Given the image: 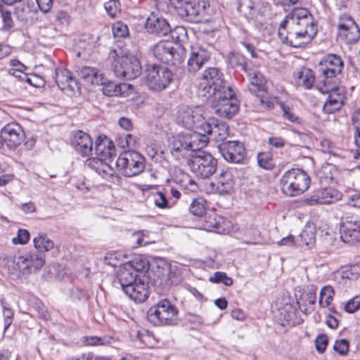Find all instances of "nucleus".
<instances>
[{
	"label": "nucleus",
	"instance_id": "obj_59",
	"mask_svg": "<svg viewBox=\"0 0 360 360\" xmlns=\"http://www.w3.org/2000/svg\"><path fill=\"white\" fill-rule=\"evenodd\" d=\"M316 349L319 353H323L328 345V337L325 334L319 335L315 342Z\"/></svg>",
	"mask_w": 360,
	"mask_h": 360
},
{
	"label": "nucleus",
	"instance_id": "obj_23",
	"mask_svg": "<svg viewBox=\"0 0 360 360\" xmlns=\"http://www.w3.org/2000/svg\"><path fill=\"white\" fill-rule=\"evenodd\" d=\"M54 79L58 88L66 94H73L75 89H78L77 82L72 73L63 67L56 68Z\"/></svg>",
	"mask_w": 360,
	"mask_h": 360
},
{
	"label": "nucleus",
	"instance_id": "obj_53",
	"mask_svg": "<svg viewBox=\"0 0 360 360\" xmlns=\"http://www.w3.org/2000/svg\"><path fill=\"white\" fill-rule=\"evenodd\" d=\"M82 341L86 346H99L105 344V339L98 336H84Z\"/></svg>",
	"mask_w": 360,
	"mask_h": 360
},
{
	"label": "nucleus",
	"instance_id": "obj_56",
	"mask_svg": "<svg viewBox=\"0 0 360 360\" xmlns=\"http://www.w3.org/2000/svg\"><path fill=\"white\" fill-rule=\"evenodd\" d=\"M119 1L117 0H110L104 5L107 13L111 18L116 17L117 14L119 13Z\"/></svg>",
	"mask_w": 360,
	"mask_h": 360
},
{
	"label": "nucleus",
	"instance_id": "obj_16",
	"mask_svg": "<svg viewBox=\"0 0 360 360\" xmlns=\"http://www.w3.org/2000/svg\"><path fill=\"white\" fill-rule=\"evenodd\" d=\"M217 147L224 160L229 162L240 163L246 155L243 143L238 141L222 142Z\"/></svg>",
	"mask_w": 360,
	"mask_h": 360
},
{
	"label": "nucleus",
	"instance_id": "obj_22",
	"mask_svg": "<svg viewBox=\"0 0 360 360\" xmlns=\"http://www.w3.org/2000/svg\"><path fill=\"white\" fill-rule=\"evenodd\" d=\"M71 144L76 152L82 157H89L92 154L93 141L86 132H74L71 138Z\"/></svg>",
	"mask_w": 360,
	"mask_h": 360
},
{
	"label": "nucleus",
	"instance_id": "obj_42",
	"mask_svg": "<svg viewBox=\"0 0 360 360\" xmlns=\"http://www.w3.org/2000/svg\"><path fill=\"white\" fill-rule=\"evenodd\" d=\"M231 221L221 216L217 217V223L215 229H214V232L220 234H227L231 231Z\"/></svg>",
	"mask_w": 360,
	"mask_h": 360
},
{
	"label": "nucleus",
	"instance_id": "obj_5",
	"mask_svg": "<svg viewBox=\"0 0 360 360\" xmlns=\"http://www.w3.org/2000/svg\"><path fill=\"white\" fill-rule=\"evenodd\" d=\"M178 313L176 307L165 299L148 309L147 317L155 326H173L178 322Z\"/></svg>",
	"mask_w": 360,
	"mask_h": 360
},
{
	"label": "nucleus",
	"instance_id": "obj_64",
	"mask_svg": "<svg viewBox=\"0 0 360 360\" xmlns=\"http://www.w3.org/2000/svg\"><path fill=\"white\" fill-rule=\"evenodd\" d=\"M40 11L44 13L50 11L53 6V0H35Z\"/></svg>",
	"mask_w": 360,
	"mask_h": 360
},
{
	"label": "nucleus",
	"instance_id": "obj_25",
	"mask_svg": "<svg viewBox=\"0 0 360 360\" xmlns=\"http://www.w3.org/2000/svg\"><path fill=\"white\" fill-rule=\"evenodd\" d=\"M146 28L148 32L159 36H166L172 32L169 22L164 18L154 13L147 18Z\"/></svg>",
	"mask_w": 360,
	"mask_h": 360
},
{
	"label": "nucleus",
	"instance_id": "obj_46",
	"mask_svg": "<svg viewBox=\"0 0 360 360\" xmlns=\"http://www.w3.org/2000/svg\"><path fill=\"white\" fill-rule=\"evenodd\" d=\"M300 238L302 245H311L315 240V232L310 227H305L300 233Z\"/></svg>",
	"mask_w": 360,
	"mask_h": 360
},
{
	"label": "nucleus",
	"instance_id": "obj_38",
	"mask_svg": "<svg viewBox=\"0 0 360 360\" xmlns=\"http://www.w3.org/2000/svg\"><path fill=\"white\" fill-rule=\"evenodd\" d=\"M338 171L334 165L324 164L318 172V176L321 181L326 184L330 182L338 174Z\"/></svg>",
	"mask_w": 360,
	"mask_h": 360
},
{
	"label": "nucleus",
	"instance_id": "obj_60",
	"mask_svg": "<svg viewBox=\"0 0 360 360\" xmlns=\"http://www.w3.org/2000/svg\"><path fill=\"white\" fill-rule=\"evenodd\" d=\"M282 110L283 112V117L285 119H287L293 123H299L300 122L299 117L297 116L292 112V110L290 109V107L285 106L284 105H282Z\"/></svg>",
	"mask_w": 360,
	"mask_h": 360
},
{
	"label": "nucleus",
	"instance_id": "obj_41",
	"mask_svg": "<svg viewBox=\"0 0 360 360\" xmlns=\"http://www.w3.org/2000/svg\"><path fill=\"white\" fill-rule=\"evenodd\" d=\"M245 72L247 73L251 85L259 88L264 84V78L259 71L249 68Z\"/></svg>",
	"mask_w": 360,
	"mask_h": 360
},
{
	"label": "nucleus",
	"instance_id": "obj_21",
	"mask_svg": "<svg viewBox=\"0 0 360 360\" xmlns=\"http://www.w3.org/2000/svg\"><path fill=\"white\" fill-rule=\"evenodd\" d=\"M342 198V193L338 190L331 188H321L316 189L312 195L307 199L309 205L333 203Z\"/></svg>",
	"mask_w": 360,
	"mask_h": 360
},
{
	"label": "nucleus",
	"instance_id": "obj_17",
	"mask_svg": "<svg viewBox=\"0 0 360 360\" xmlns=\"http://www.w3.org/2000/svg\"><path fill=\"white\" fill-rule=\"evenodd\" d=\"M176 120L178 124L188 129L202 128V123L206 122L199 108L193 109L189 107L179 109Z\"/></svg>",
	"mask_w": 360,
	"mask_h": 360
},
{
	"label": "nucleus",
	"instance_id": "obj_33",
	"mask_svg": "<svg viewBox=\"0 0 360 360\" xmlns=\"http://www.w3.org/2000/svg\"><path fill=\"white\" fill-rule=\"evenodd\" d=\"M290 20H300L298 24L306 26L312 24L313 18L309 11L304 8H294L285 18Z\"/></svg>",
	"mask_w": 360,
	"mask_h": 360
},
{
	"label": "nucleus",
	"instance_id": "obj_24",
	"mask_svg": "<svg viewBox=\"0 0 360 360\" xmlns=\"http://www.w3.org/2000/svg\"><path fill=\"white\" fill-rule=\"evenodd\" d=\"M288 28L290 29L289 46L295 48L302 47L309 43L316 34V28L312 27L311 30H306L298 26H290Z\"/></svg>",
	"mask_w": 360,
	"mask_h": 360
},
{
	"label": "nucleus",
	"instance_id": "obj_40",
	"mask_svg": "<svg viewBox=\"0 0 360 360\" xmlns=\"http://www.w3.org/2000/svg\"><path fill=\"white\" fill-rule=\"evenodd\" d=\"M206 201L202 198H197L193 200L190 205V212L196 217H202L205 213Z\"/></svg>",
	"mask_w": 360,
	"mask_h": 360
},
{
	"label": "nucleus",
	"instance_id": "obj_52",
	"mask_svg": "<svg viewBox=\"0 0 360 360\" xmlns=\"http://www.w3.org/2000/svg\"><path fill=\"white\" fill-rule=\"evenodd\" d=\"M0 13L4 22V28L6 30L11 29L13 27V23L11 11L6 10L4 6L0 5Z\"/></svg>",
	"mask_w": 360,
	"mask_h": 360
},
{
	"label": "nucleus",
	"instance_id": "obj_9",
	"mask_svg": "<svg viewBox=\"0 0 360 360\" xmlns=\"http://www.w3.org/2000/svg\"><path fill=\"white\" fill-rule=\"evenodd\" d=\"M344 63L340 56L328 54L320 62L319 79L322 84H334L338 83V76L340 75Z\"/></svg>",
	"mask_w": 360,
	"mask_h": 360
},
{
	"label": "nucleus",
	"instance_id": "obj_62",
	"mask_svg": "<svg viewBox=\"0 0 360 360\" xmlns=\"http://www.w3.org/2000/svg\"><path fill=\"white\" fill-rule=\"evenodd\" d=\"M181 182L182 186L190 191H195L198 189V186L195 181L191 179V177L187 174L184 176V179Z\"/></svg>",
	"mask_w": 360,
	"mask_h": 360
},
{
	"label": "nucleus",
	"instance_id": "obj_18",
	"mask_svg": "<svg viewBox=\"0 0 360 360\" xmlns=\"http://www.w3.org/2000/svg\"><path fill=\"white\" fill-rule=\"evenodd\" d=\"M202 131L207 133L210 140L219 143L226 142L229 135V126L224 122L210 119L202 123Z\"/></svg>",
	"mask_w": 360,
	"mask_h": 360
},
{
	"label": "nucleus",
	"instance_id": "obj_47",
	"mask_svg": "<svg viewBox=\"0 0 360 360\" xmlns=\"http://www.w3.org/2000/svg\"><path fill=\"white\" fill-rule=\"evenodd\" d=\"M163 275L166 274L167 282L173 284L176 282L177 266L168 263H164L162 266Z\"/></svg>",
	"mask_w": 360,
	"mask_h": 360
},
{
	"label": "nucleus",
	"instance_id": "obj_12",
	"mask_svg": "<svg viewBox=\"0 0 360 360\" xmlns=\"http://www.w3.org/2000/svg\"><path fill=\"white\" fill-rule=\"evenodd\" d=\"M340 233L342 240L345 243L353 245L359 241L360 220L358 216L347 212L342 216Z\"/></svg>",
	"mask_w": 360,
	"mask_h": 360
},
{
	"label": "nucleus",
	"instance_id": "obj_29",
	"mask_svg": "<svg viewBox=\"0 0 360 360\" xmlns=\"http://www.w3.org/2000/svg\"><path fill=\"white\" fill-rule=\"evenodd\" d=\"M293 78L296 84L305 89H310L315 82L314 72L309 68L301 67L293 72Z\"/></svg>",
	"mask_w": 360,
	"mask_h": 360
},
{
	"label": "nucleus",
	"instance_id": "obj_8",
	"mask_svg": "<svg viewBox=\"0 0 360 360\" xmlns=\"http://www.w3.org/2000/svg\"><path fill=\"white\" fill-rule=\"evenodd\" d=\"M116 166L123 176H134L143 172L145 158L134 150L125 151L117 159Z\"/></svg>",
	"mask_w": 360,
	"mask_h": 360
},
{
	"label": "nucleus",
	"instance_id": "obj_10",
	"mask_svg": "<svg viewBox=\"0 0 360 360\" xmlns=\"http://www.w3.org/2000/svg\"><path fill=\"white\" fill-rule=\"evenodd\" d=\"M174 78L172 71L165 66L153 65L146 70V84L153 91L165 89L173 82Z\"/></svg>",
	"mask_w": 360,
	"mask_h": 360
},
{
	"label": "nucleus",
	"instance_id": "obj_13",
	"mask_svg": "<svg viewBox=\"0 0 360 360\" xmlns=\"http://www.w3.org/2000/svg\"><path fill=\"white\" fill-rule=\"evenodd\" d=\"M208 0H189L179 11V16L190 22H200L206 20Z\"/></svg>",
	"mask_w": 360,
	"mask_h": 360
},
{
	"label": "nucleus",
	"instance_id": "obj_48",
	"mask_svg": "<svg viewBox=\"0 0 360 360\" xmlns=\"http://www.w3.org/2000/svg\"><path fill=\"white\" fill-rule=\"evenodd\" d=\"M134 269V273L146 272L149 269V262L146 259H135L132 262H129Z\"/></svg>",
	"mask_w": 360,
	"mask_h": 360
},
{
	"label": "nucleus",
	"instance_id": "obj_19",
	"mask_svg": "<svg viewBox=\"0 0 360 360\" xmlns=\"http://www.w3.org/2000/svg\"><path fill=\"white\" fill-rule=\"evenodd\" d=\"M210 52L199 44L191 46V51L187 61V68L189 72H195L210 58Z\"/></svg>",
	"mask_w": 360,
	"mask_h": 360
},
{
	"label": "nucleus",
	"instance_id": "obj_61",
	"mask_svg": "<svg viewBox=\"0 0 360 360\" xmlns=\"http://www.w3.org/2000/svg\"><path fill=\"white\" fill-rule=\"evenodd\" d=\"M334 349L341 355L345 354L349 349V344L346 340H337L333 347Z\"/></svg>",
	"mask_w": 360,
	"mask_h": 360
},
{
	"label": "nucleus",
	"instance_id": "obj_32",
	"mask_svg": "<svg viewBox=\"0 0 360 360\" xmlns=\"http://www.w3.org/2000/svg\"><path fill=\"white\" fill-rule=\"evenodd\" d=\"M117 278L122 290L139 280L137 274L134 273V269L130 264H125L120 267Z\"/></svg>",
	"mask_w": 360,
	"mask_h": 360
},
{
	"label": "nucleus",
	"instance_id": "obj_6",
	"mask_svg": "<svg viewBox=\"0 0 360 360\" xmlns=\"http://www.w3.org/2000/svg\"><path fill=\"white\" fill-rule=\"evenodd\" d=\"M154 56L163 63L171 65L181 64L186 58V50L171 41H160L153 48Z\"/></svg>",
	"mask_w": 360,
	"mask_h": 360
},
{
	"label": "nucleus",
	"instance_id": "obj_2",
	"mask_svg": "<svg viewBox=\"0 0 360 360\" xmlns=\"http://www.w3.org/2000/svg\"><path fill=\"white\" fill-rule=\"evenodd\" d=\"M228 86L229 84L219 68H208L201 75L197 93L202 100L207 99Z\"/></svg>",
	"mask_w": 360,
	"mask_h": 360
},
{
	"label": "nucleus",
	"instance_id": "obj_30",
	"mask_svg": "<svg viewBox=\"0 0 360 360\" xmlns=\"http://www.w3.org/2000/svg\"><path fill=\"white\" fill-rule=\"evenodd\" d=\"M186 132L178 134L174 137V140L171 148V153L176 159L184 158L191 151Z\"/></svg>",
	"mask_w": 360,
	"mask_h": 360
},
{
	"label": "nucleus",
	"instance_id": "obj_35",
	"mask_svg": "<svg viewBox=\"0 0 360 360\" xmlns=\"http://www.w3.org/2000/svg\"><path fill=\"white\" fill-rule=\"evenodd\" d=\"M78 73L82 78L91 84L99 85V83H103V75L96 68L84 66L79 69Z\"/></svg>",
	"mask_w": 360,
	"mask_h": 360
},
{
	"label": "nucleus",
	"instance_id": "obj_57",
	"mask_svg": "<svg viewBox=\"0 0 360 360\" xmlns=\"http://www.w3.org/2000/svg\"><path fill=\"white\" fill-rule=\"evenodd\" d=\"M30 233L26 229H19L17 236L12 241L14 244H26L30 240Z\"/></svg>",
	"mask_w": 360,
	"mask_h": 360
},
{
	"label": "nucleus",
	"instance_id": "obj_7",
	"mask_svg": "<svg viewBox=\"0 0 360 360\" xmlns=\"http://www.w3.org/2000/svg\"><path fill=\"white\" fill-rule=\"evenodd\" d=\"M187 164L195 176L207 179L216 172L217 160L209 153L198 151L191 155Z\"/></svg>",
	"mask_w": 360,
	"mask_h": 360
},
{
	"label": "nucleus",
	"instance_id": "obj_39",
	"mask_svg": "<svg viewBox=\"0 0 360 360\" xmlns=\"http://www.w3.org/2000/svg\"><path fill=\"white\" fill-rule=\"evenodd\" d=\"M334 290L330 285H326L321 290L319 303L321 307H327L333 299Z\"/></svg>",
	"mask_w": 360,
	"mask_h": 360
},
{
	"label": "nucleus",
	"instance_id": "obj_58",
	"mask_svg": "<svg viewBox=\"0 0 360 360\" xmlns=\"http://www.w3.org/2000/svg\"><path fill=\"white\" fill-rule=\"evenodd\" d=\"M153 202L159 208H165L167 206V200L162 192H156L151 195Z\"/></svg>",
	"mask_w": 360,
	"mask_h": 360
},
{
	"label": "nucleus",
	"instance_id": "obj_4",
	"mask_svg": "<svg viewBox=\"0 0 360 360\" xmlns=\"http://www.w3.org/2000/svg\"><path fill=\"white\" fill-rule=\"evenodd\" d=\"M280 184L283 193L289 196H297L309 188L310 177L301 169H291L283 174Z\"/></svg>",
	"mask_w": 360,
	"mask_h": 360
},
{
	"label": "nucleus",
	"instance_id": "obj_1",
	"mask_svg": "<svg viewBox=\"0 0 360 360\" xmlns=\"http://www.w3.org/2000/svg\"><path fill=\"white\" fill-rule=\"evenodd\" d=\"M210 104L215 112L221 117L231 118L239 109L238 101L230 86L215 93L210 98L202 100Z\"/></svg>",
	"mask_w": 360,
	"mask_h": 360
},
{
	"label": "nucleus",
	"instance_id": "obj_51",
	"mask_svg": "<svg viewBox=\"0 0 360 360\" xmlns=\"http://www.w3.org/2000/svg\"><path fill=\"white\" fill-rule=\"evenodd\" d=\"M22 82H25L28 83L30 85L35 86V87H40V86H44V79L41 77H39L35 74L32 75H28L27 74L22 75Z\"/></svg>",
	"mask_w": 360,
	"mask_h": 360
},
{
	"label": "nucleus",
	"instance_id": "obj_43",
	"mask_svg": "<svg viewBox=\"0 0 360 360\" xmlns=\"http://www.w3.org/2000/svg\"><path fill=\"white\" fill-rule=\"evenodd\" d=\"M257 162L259 167L265 169H271L274 167L271 155L269 153H259Z\"/></svg>",
	"mask_w": 360,
	"mask_h": 360
},
{
	"label": "nucleus",
	"instance_id": "obj_11",
	"mask_svg": "<svg viewBox=\"0 0 360 360\" xmlns=\"http://www.w3.org/2000/svg\"><path fill=\"white\" fill-rule=\"evenodd\" d=\"M338 84H323L322 86L317 85V89L322 94H328L323 107V110L326 113H333L339 110L344 105L345 99V91L342 88L338 86Z\"/></svg>",
	"mask_w": 360,
	"mask_h": 360
},
{
	"label": "nucleus",
	"instance_id": "obj_45",
	"mask_svg": "<svg viewBox=\"0 0 360 360\" xmlns=\"http://www.w3.org/2000/svg\"><path fill=\"white\" fill-rule=\"evenodd\" d=\"M209 281L213 283H223L226 286H231L233 284V279L221 271L215 272L214 276L210 277Z\"/></svg>",
	"mask_w": 360,
	"mask_h": 360
},
{
	"label": "nucleus",
	"instance_id": "obj_63",
	"mask_svg": "<svg viewBox=\"0 0 360 360\" xmlns=\"http://www.w3.org/2000/svg\"><path fill=\"white\" fill-rule=\"evenodd\" d=\"M268 143L271 147L280 148L285 145V141L281 136H270L268 139Z\"/></svg>",
	"mask_w": 360,
	"mask_h": 360
},
{
	"label": "nucleus",
	"instance_id": "obj_36",
	"mask_svg": "<svg viewBox=\"0 0 360 360\" xmlns=\"http://www.w3.org/2000/svg\"><path fill=\"white\" fill-rule=\"evenodd\" d=\"M34 246L37 251L44 254L54 248L53 241L49 238L47 234L39 233L33 238Z\"/></svg>",
	"mask_w": 360,
	"mask_h": 360
},
{
	"label": "nucleus",
	"instance_id": "obj_28",
	"mask_svg": "<svg viewBox=\"0 0 360 360\" xmlns=\"http://www.w3.org/2000/svg\"><path fill=\"white\" fill-rule=\"evenodd\" d=\"M95 151L98 155L104 159L110 158L116 155L112 141L105 135H100L96 139Z\"/></svg>",
	"mask_w": 360,
	"mask_h": 360
},
{
	"label": "nucleus",
	"instance_id": "obj_49",
	"mask_svg": "<svg viewBox=\"0 0 360 360\" xmlns=\"http://www.w3.org/2000/svg\"><path fill=\"white\" fill-rule=\"evenodd\" d=\"M112 33L116 38L125 37L128 34V27L120 22H116L112 25Z\"/></svg>",
	"mask_w": 360,
	"mask_h": 360
},
{
	"label": "nucleus",
	"instance_id": "obj_37",
	"mask_svg": "<svg viewBox=\"0 0 360 360\" xmlns=\"http://www.w3.org/2000/svg\"><path fill=\"white\" fill-rule=\"evenodd\" d=\"M229 65L236 70H240L243 72L248 70V65L245 57L240 53H231L228 56Z\"/></svg>",
	"mask_w": 360,
	"mask_h": 360
},
{
	"label": "nucleus",
	"instance_id": "obj_14",
	"mask_svg": "<svg viewBox=\"0 0 360 360\" xmlns=\"http://www.w3.org/2000/svg\"><path fill=\"white\" fill-rule=\"evenodd\" d=\"M338 34L347 44H353L360 39V28L354 18L347 13H342L338 18Z\"/></svg>",
	"mask_w": 360,
	"mask_h": 360
},
{
	"label": "nucleus",
	"instance_id": "obj_26",
	"mask_svg": "<svg viewBox=\"0 0 360 360\" xmlns=\"http://www.w3.org/2000/svg\"><path fill=\"white\" fill-rule=\"evenodd\" d=\"M124 293L132 300L136 302H143L148 297V285L139 279L131 285L125 287Z\"/></svg>",
	"mask_w": 360,
	"mask_h": 360
},
{
	"label": "nucleus",
	"instance_id": "obj_15",
	"mask_svg": "<svg viewBox=\"0 0 360 360\" xmlns=\"http://www.w3.org/2000/svg\"><path fill=\"white\" fill-rule=\"evenodd\" d=\"M14 262L18 269L32 273L41 269L45 264V255L38 251L25 252L15 257Z\"/></svg>",
	"mask_w": 360,
	"mask_h": 360
},
{
	"label": "nucleus",
	"instance_id": "obj_34",
	"mask_svg": "<svg viewBox=\"0 0 360 360\" xmlns=\"http://www.w3.org/2000/svg\"><path fill=\"white\" fill-rule=\"evenodd\" d=\"M99 84L103 86L102 91L103 94L107 96H122L124 93L128 86V84L124 83L118 84L111 81L105 82L104 77L103 83H99Z\"/></svg>",
	"mask_w": 360,
	"mask_h": 360
},
{
	"label": "nucleus",
	"instance_id": "obj_54",
	"mask_svg": "<svg viewBox=\"0 0 360 360\" xmlns=\"http://www.w3.org/2000/svg\"><path fill=\"white\" fill-rule=\"evenodd\" d=\"M360 308V295H356L347 301L345 309L348 313H354Z\"/></svg>",
	"mask_w": 360,
	"mask_h": 360
},
{
	"label": "nucleus",
	"instance_id": "obj_27",
	"mask_svg": "<svg viewBox=\"0 0 360 360\" xmlns=\"http://www.w3.org/2000/svg\"><path fill=\"white\" fill-rule=\"evenodd\" d=\"M196 129V131L192 132H186L190 150L194 152V153L202 151L201 149L207 146L210 140L207 133L202 131V127H199Z\"/></svg>",
	"mask_w": 360,
	"mask_h": 360
},
{
	"label": "nucleus",
	"instance_id": "obj_3",
	"mask_svg": "<svg viewBox=\"0 0 360 360\" xmlns=\"http://www.w3.org/2000/svg\"><path fill=\"white\" fill-rule=\"evenodd\" d=\"M112 58V70L115 76L125 79H134L142 72V67L139 60L132 55L119 56L116 50L110 53Z\"/></svg>",
	"mask_w": 360,
	"mask_h": 360
},
{
	"label": "nucleus",
	"instance_id": "obj_20",
	"mask_svg": "<svg viewBox=\"0 0 360 360\" xmlns=\"http://www.w3.org/2000/svg\"><path fill=\"white\" fill-rule=\"evenodd\" d=\"M4 142L6 146L14 149L24 141V131L20 124L16 122L8 123L1 130Z\"/></svg>",
	"mask_w": 360,
	"mask_h": 360
},
{
	"label": "nucleus",
	"instance_id": "obj_50",
	"mask_svg": "<svg viewBox=\"0 0 360 360\" xmlns=\"http://www.w3.org/2000/svg\"><path fill=\"white\" fill-rule=\"evenodd\" d=\"M360 276L359 264H354L342 271V278L349 280L356 279Z\"/></svg>",
	"mask_w": 360,
	"mask_h": 360
},
{
	"label": "nucleus",
	"instance_id": "obj_31",
	"mask_svg": "<svg viewBox=\"0 0 360 360\" xmlns=\"http://www.w3.org/2000/svg\"><path fill=\"white\" fill-rule=\"evenodd\" d=\"M234 181L231 172L226 171L220 174L215 182L210 184L213 190H216L219 194L229 192L233 187Z\"/></svg>",
	"mask_w": 360,
	"mask_h": 360
},
{
	"label": "nucleus",
	"instance_id": "obj_55",
	"mask_svg": "<svg viewBox=\"0 0 360 360\" xmlns=\"http://www.w3.org/2000/svg\"><path fill=\"white\" fill-rule=\"evenodd\" d=\"M96 172L103 178H108L113 176L115 170L108 163L103 161Z\"/></svg>",
	"mask_w": 360,
	"mask_h": 360
},
{
	"label": "nucleus",
	"instance_id": "obj_44",
	"mask_svg": "<svg viewBox=\"0 0 360 360\" xmlns=\"http://www.w3.org/2000/svg\"><path fill=\"white\" fill-rule=\"evenodd\" d=\"M290 21L286 18L280 24L278 35L281 41L289 45L290 44V29L288 25Z\"/></svg>",
	"mask_w": 360,
	"mask_h": 360
}]
</instances>
